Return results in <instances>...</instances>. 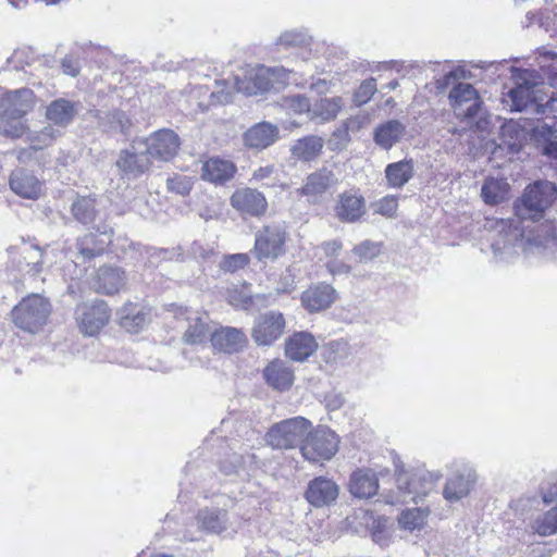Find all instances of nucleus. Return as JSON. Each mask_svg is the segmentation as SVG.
Wrapping results in <instances>:
<instances>
[{
  "label": "nucleus",
  "mask_w": 557,
  "mask_h": 557,
  "mask_svg": "<svg viewBox=\"0 0 557 557\" xmlns=\"http://www.w3.org/2000/svg\"><path fill=\"white\" fill-rule=\"evenodd\" d=\"M339 438L329 426L318 425L310 429L300 445L302 457L310 462L330 460L338 450Z\"/></svg>",
  "instance_id": "423d86ee"
},
{
  "label": "nucleus",
  "mask_w": 557,
  "mask_h": 557,
  "mask_svg": "<svg viewBox=\"0 0 557 557\" xmlns=\"http://www.w3.org/2000/svg\"><path fill=\"white\" fill-rule=\"evenodd\" d=\"M338 485L331 479L318 476L311 480L305 493V497L313 507H324L334 503L338 497Z\"/></svg>",
  "instance_id": "f3484780"
},
{
  "label": "nucleus",
  "mask_w": 557,
  "mask_h": 557,
  "mask_svg": "<svg viewBox=\"0 0 557 557\" xmlns=\"http://www.w3.org/2000/svg\"><path fill=\"white\" fill-rule=\"evenodd\" d=\"M274 172L273 165L260 166L258 170L253 172V178L257 181L265 180L271 176Z\"/></svg>",
  "instance_id": "774afa93"
},
{
  "label": "nucleus",
  "mask_w": 557,
  "mask_h": 557,
  "mask_svg": "<svg viewBox=\"0 0 557 557\" xmlns=\"http://www.w3.org/2000/svg\"><path fill=\"white\" fill-rule=\"evenodd\" d=\"M71 211L76 221L90 224L96 218V200L91 197H79L73 202Z\"/></svg>",
  "instance_id": "a19ab883"
},
{
  "label": "nucleus",
  "mask_w": 557,
  "mask_h": 557,
  "mask_svg": "<svg viewBox=\"0 0 557 557\" xmlns=\"http://www.w3.org/2000/svg\"><path fill=\"white\" fill-rule=\"evenodd\" d=\"M476 472L469 466H463L450 475L444 485L443 497L449 503H457L467 497L476 483Z\"/></svg>",
  "instance_id": "ddd939ff"
},
{
  "label": "nucleus",
  "mask_w": 557,
  "mask_h": 557,
  "mask_svg": "<svg viewBox=\"0 0 557 557\" xmlns=\"http://www.w3.org/2000/svg\"><path fill=\"white\" fill-rule=\"evenodd\" d=\"M398 208V200L395 196H385L382 199L373 203V210L375 213L384 215L386 218H393Z\"/></svg>",
  "instance_id": "5fc2aeb1"
},
{
  "label": "nucleus",
  "mask_w": 557,
  "mask_h": 557,
  "mask_svg": "<svg viewBox=\"0 0 557 557\" xmlns=\"http://www.w3.org/2000/svg\"><path fill=\"white\" fill-rule=\"evenodd\" d=\"M281 106L294 114L307 113L310 117L311 104L309 99L304 95L287 96L282 99Z\"/></svg>",
  "instance_id": "09e8293b"
},
{
  "label": "nucleus",
  "mask_w": 557,
  "mask_h": 557,
  "mask_svg": "<svg viewBox=\"0 0 557 557\" xmlns=\"http://www.w3.org/2000/svg\"><path fill=\"white\" fill-rule=\"evenodd\" d=\"M152 160L143 148L139 138L133 140L129 148L121 150L115 162L117 169L126 176L138 177L147 172Z\"/></svg>",
  "instance_id": "9d476101"
},
{
  "label": "nucleus",
  "mask_w": 557,
  "mask_h": 557,
  "mask_svg": "<svg viewBox=\"0 0 557 557\" xmlns=\"http://www.w3.org/2000/svg\"><path fill=\"white\" fill-rule=\"evenodd\" d=\"M185 320L187 329L184 333V341L189 345H200L207 343L210 338V320L206 313L185 309Z\"/></svg>",
  "instance_id": "aec40b11"
},
{
  "label": "nucleus",
  "mask_w": 557,
  "mask_h": 557,
  "mask_svg": "<svg viewBox=\"0 0 557 557\" xmlns=\"http://www.w3.org/2000/svg\"><path fill=\"white\" fill-rule=\"evenodd\" d=\"M511 78L515 87L504 95V102L511 111H523L535 108V98L541 91L542 75L535 70L512 67Z\"/></svg>",
  "instance_id": "7ed1b4c3"
},
{
  "label": "nucleus",
  "mask_w": 557,
  "mask_h": 557,
  "mask_svg": "<svg viewBox=\"0 0 557 557\" xmlns=\"http://www.w3.org/2000/svg\"><path fill=\"white\" fill-rule=\"evenodd\" d=\"M372 540L380 546H387L391 540V532L387 527V519L384 517L371 518Z\"/></svg>",
  "instance_id": "3c124183"
},
{
  "label": "nucleus",
  "mask_w": 557,
  "mask_h": 557,
  "mask_svg": "<svg viewBox=\"0 0 557 557\" xmlns=\"http://www.w3.org/2000/svg\"><path fill=\"white\" fill-rule=\"evenodd\" d=\"M104 238L100 240L96 239L94 234H88L78 240L77 247L78 252L84 259L92 258L97 255H100L104 251L107 245L111 243V236L106 232L102 233Z\"/></svg>",
  "instance_id": "ea45409f"
},
{
  "label": "nucleus",
  "mask_w": 557,
  "mask_h": 557,
  "mask_svg": "<svg viewBox=\"0 0 557 557\" xmlns=\"http://www.w3.org/2000/svg\"><path fill=\"white\" fill-rule=\"evenodd\" d=\"M326 268L332 275L348 274L350 267L344 261L332 258L326 262Z\"/></svg>",
  "instance_id": "0e129e2a"
},
{
  "label": "nucleus",
  "mask_w": 557,
  "mask_h": 557,
  "mask_svg": "<svg viewBox=\"0 0 557 557\" xmlns=\"http://www.w3.org/2000/svg\"><path fill=\"white\" fill-rule=\"evenodd\" d=\"M349 140V129L344 124L343 128H338L332 134L330 145H334L333 149H343L347 146Z\"/></svg>",
  "instance_id": "052dcab7"
},
{
  "label": "nucleus",
  "mask_w": 557,
  "mask_h": 557,
  "mask_svg": "<svg viewBox=\"0 0 557 557\" xmlns=\"http://www.w3.org/2000/svg\"><path fill=\"white\" fill-rule=\"evenodd\" d=\"M335 215L346 223L358 221L366 213V200L357 190H347L338 195Z\"/></svg>",
  "instance_id": "a211bd4d"
},
{
  "label": "nucleus",
  "mask_w": 557,
  "mask_h": 557,
  "mask_svg": "<svg viewBox=\"0 0 557 557\" xmlns=\"http://www.w3.org/2000/svg\"><path fill=\"white\" fill-rule=\"evenodd\" d=\"M376 92V82L374 78L366 79L354 95V101L357 106L367 103Z\"/></svg>",
  "instance_id": "6e6d98bb"
},
{
  "label": "nucleus",
  "mask_w": 557,
  "mask_h": 557,
  "mask_svg": "<svg viewBox=\"0 0 557 557\" xmlns=\"http://www.w3.org/2000/svg\"><path fill=\"white\" fill-rule=\"evenodd\" d=\"M557 199V187L548 181H536L525 187L515 202V218L500 219L490 225L496 233L491 244L494 256L510 261L521 250L557 259V236L550 224H536Z\"/></svg>",
  "instance_id": "f257e3e1"
},
{
  "label": "nucleus",
  "mask_w": 557,
  "mask_h": 557,
  "mask_svg": "<svg viewBox=\"0 0 557 557\" xmlns=\"http://www.w3.org/2000/svg\"><path fill=\"white\" fill-rule=\"evenodd\" d=\"M532 139L537 151L553 160H557V129L546 123L533 128Z\"/></svg>",
  "instance_id": "2f4dec72"
},
{
  "label": "nucleus",
  "mask_w": 557,
  "mask_h": 557,
  "mask_svg": "<svg viewBox=\"0 0 557 557\" xmlns=\"http://www.w3.org/2000/svg\"><path fill=\"white\" fill-rule=\"evenodd\" d=\"M309 37L301 30H287L281 34L277 39V45L283 47H300L307 45Z\"/></svg>",
  "instance_id": "603ef678"
},
{
  "label": "nucleus",
  "mask_w": 557,
  "mask_h": 557,
  "mask_svg": "<svg viewBox=\"0 0 557 557\" xmlns=\"http://www.w3.org/2000/svg\"><path fill=\"white\" fill-rule=\"evenodd\" d=\"M336 297L335 288L322 283L306 289L301 295V304L309 312H319L331 307Z\"/></svg>",
  "instance_id": "4be33fe9"
},
{
  "label": "nucleus",
  "mask_w": 557,
  "mask_h": 557,
  "mask_svg": "<svg viewBox=\"0 0 557 557\" xmlns=\"http://www.w3.org/2000/svg\"><path fill=\"white\" fill-rule=\"evenodd\" d=\"M35 106V95L28 88L9 91L0 98V116L24 117Z\"/></svg>",
  "instance_id": "dca6fc26"
},
{
  "label": "nucleus",
  "mask_w": 557,
  "mask_h": 557,
  "mask_svg": "<svg viewBox=\"0 0 557 557\" xmlns=\"http://www.w3.org/2000/svg\"><path fill=\"white\" fill-rule=\"evenodd\" d=\"M467 78V72L463 67H456L446 73L442 78L436 81V88L438 90H445L454 81Z\"/></svg>",
  "instance_id": "bf43d9fd"
},
{
  "label": "nucleus",
  "mask_w": 557,
  "mask_h": 557,
  "mask_svg": "<svg viewBox=\"0 0 557 557\" xmlns=\"http://www.w3.org/2000/svg\"><path fill=\"white\" fill-rule=\"evenodd\" d=\"M428 516V511L421 508H410L404 510L398 517L399 525L408 531L421 529Z\"/></svg>",
  "instance_id": "c03bdc74"
},
{
  "label": "nucleus",
  "mask_w": 557,
  "mask_h": 557,
  "mask_svg": "<svg viewBox=\"0 0 557 557\" xmlns=\"http://www.w3.org/2000/svg\"><path fill=\"white\" fill-rule=\"evenodd\" d=\"M50 310V304L44 297L34 294L14 307L13 321L21 330L36 333L46 324Z\"/></svg>",
  "instance_id": "39448f33"
},
{
  "label": "nucleus",
  "mask_w": 557,
  "mask_h": 557,
  "mask_svg": "<svg viewBox=\"0 0 557 557\" xmlns=\"http://www.w3.org/2000/svg\"><path fill=\"white\" fill-rule=\"evenodd\" d=\"M364 122H366V117L364 116H355V117L348 119L345 122V125L347 126L349 132H357L361 127H363Z\"/></svg>",
  "instance_id": "338daca9"
},
{
  "label": "nucleus",
  "mask_w": 557,
  "mask_h": 557,
  "mask_svg": "<svg viewBox=\"0 0 557 557\" xmlns=\"http://www.w3.org/2000/svg\"><path fill=\"white\" fill-rule=\"evenodd\" d=\"M249 256L247 253H234L225 256L220 263L223 271L235 272L245 268L249 263Z\"/></svg>",
  "instance_id": "864d4df0"
},
{
  "label": "nucleus",
  "mask_w": 557,
  "mask_h": 557,
  "mask_svg": "<svg viewBox=\"0 0 557 557\" xmlns=\"http://www.w3.org/2000/svg\"><path fill=\"white\" fill-rule=\"evenodd\" d=\"M545 85L542 82L541 91L535 98V108L533 113L545 116H556L557 114V97L545 92Z\"/></svg>",
  "instance_id": "a18cd8bd"
},
{
  "label": "nucleus",
  "mask_w": 557,
  "mask_h": 557,
  "mask_svg": "<svg viewBox=\"0 0 557 557\" xmlns=\"http://www.w3.org/2000/svg\"><path fill=\"white\" fill-rule=\"evenodd\" d=\"M317 347L318 344L310 333L299 332L286 342L285 352L292 360L304 361L315 351Z\"/></svg>",
  "instance_id": "7c9ffc66"
},
{
  "label": "nucleus",
  "mask_w": 557,
  "mask_h": 557,
  "mask_svg": "<svg viewBox=\"0 0 557 557\" xmlns=\"http://www.w3.org/2000/svg\"><path fill=\"white\" fill-rule=\"evenodd\" d=\"M120 324L129 333H137L148 323V313L136 304H126L119 312Z\"/></svg>",
  "instance_id": "72a5a7b5"
},
{
  "label": "nucleus",
  "mask_w": 557,
  "mask_h": 557,
  "mask_svg": "<svg viewBox=\"0 0 557 557\" xmlns=\"http://www.w3.org/2000/svg\"><path fill=\"white\" fill-rule=\"evenodd\" d=\"M405 132L406 126L403 123L389 120L375 127L373 139L379 147L388 150L403 138Z\"/></svg>",
  "instance_id": "473e14b6"
},
{
  "label": "nucleus",
  "mask_w": 557,
  "mask_h": 557,
  "mask_svg": "<svg viewBox=\"0 0 557 557\" xmlns=\"http://www.w3.org/2000/svg\"><path fill=\"white\" fill-rule=\"evenodd\" d=\"M10 188L22 198L38 199L42 194L44 183L33 173L15 170L10 176Z\"/></svg>",
  "instance_id": "5701e85b"
},
{
  "label": "nucleus",
  "mask_w": 557,
  "mask_h": 557,
  "mask_svg": "<svg viewBox=\"0 0 557 557\" xmlns=\"http://www.w3.org/2000/svg\"><path fill=\"white\" fill-rule=\"evenodd\" d=\"M270 72L273 89L284 88L290 83L298 84L296 79V72L293 70H287L283 66H273L270 67Z\"/></svg>",
  "instance_id": "8fccbe9b"
},
{
  "label": "nucleus",
  "mask_w": 557,
  "mask_h": 557,
  "mask_svg": "<svg viewBox=\"0 0 557 557\" xmlns=\"http://www.w3.org/2000/svg\"><path fill=\"white\" fill-rule=\"evenodd\" d=\"M169 190L174 191L178 195L185 196L189 194L193 182L191 178L185 175H174L169 177L166 181Z\"/></svg>",
  "instance_id": "13d9d810"
},
{
  "label": "nucleus",
  "mask_w": 557,
  "mask_h": 557,
  "mask_svg": "<svg viewBox=\"0 0 557 557\" xmlns=\"http://www.w3.org/2000/svg\"><path fill=\"white\" fill-rule=\"evenodd\" d=\"M349 492L358 498H370L377 493L379 479L376 473L368 468L355 470L349 480Z\"/></svg>",
  "instance_id": "bb28decb"
},
{
  "label": "nucleus",
  "mask_w": 557,
  "mask_h": 557,
  "mask_svg": "<svg viewBox=\"0 0 557 557\" xmlns=\"http://www.w3.org/2000/svg\"><path fill=\"white\" fill-rule=\"evenodd\" d=\"M75 313L81 331L89 336L99 333L110 319V310L103 300L82 304Z\"/></svg>",
  "instance_id": "1a4fd4ad"
},
{
  "label": "nucleus",
  "mask_w": 557,
  "mask_h": 557,
  "mask_svg": "<svg viewBox=\"0 0 557 557\" xmlns=\"http://www.w3.org/2000/svg\"><path fill=\"white\" fill-rule=\"evenodd\" d=\"M231 206L242 215L260 216L265 213L268 201L262 193L252 188H239L230 199Z\"/></svg>",
  "instance_id": "2eb2a0df"
},
{
  "label": "nucleus",
  "mask_w": 557,
  "mask_h": 557,
  "mask_svg": "<svg viewBox=\"0 0 557 557\" xmlns=\"http://www.w3.org/2000/svg\"><path fill=\"white\" fill-rule=\"evenodd\" d=\"M151 160L169 162L175 158L181 149L180 136L170 128H161L149 136L139 138Z\"/></svg>",
  "instance_id": "6e6552de"
},
{
  "label": "nucleus",
  "mask_w": 557,
  "mask_h": 557,
  "mask_svg": "<svg viewBox=\"0 0 557 557\" xmlns=\"http://www.w3.org/2000/svg\"><path fill=\"white\" fill-rule=\"evenodd\" d=\"M441 478L440 472L418 470L411 474L400 473L397 482L398 487L406 490L408 494H412L411 499L417 503V498L428 495Z\"/></svg>",
  "instance_id": "4468645a"
},
{
  "label": "nucleus",
  "mask_w": 557,
  "mask_h": 557,
  "mask_svg": "<svg viewBox=\"0 0 557 557\" xmlns=\"http://www.w3.org/2000/svg\"><path fill=\"white\" fill-rule=\"evenodd\" d=\"M278 127L268 122H260L248 128L244 141L248 148L262 150L278 139Z\"/></svg>",
  "instance_id": "393cba45"
},
{
  "label": "nucleus",
  "mask_w": 557,
  "mask_h": 557,
  "mask_svg": "<svg viewBox=\"0 0 557 557\" xmlns=\"http://www.w3.org/2000/svg\"><path fill=\"white\" fill-rule=\"evenodd\" d=\"M26 124L20 116H0V129L2 134L12 138H20L26 132Z\"/></svg>",
  "instance_id": "49530a36"
},
{
  "label": "nucleus",
  "mask_w": 557,
  "mask_h": 557,
  "mask_svg": "<svg viewBox=\"0 0 557 557\" xmlns=\"http://www.w3.org/2000/svg\"><path fill=\"white\" fill-rule=\"evenodd\" d=\"M77 114V103L65 98L51 101L45 111V117L54 128L69 126Z\"/></svg>",
  "instance_id": "b1692460"
},
{
  "label": "nucleus",
  "mask_w": 557,
  "mask_h": 557,
  "mask_svg": "<svg viewBox=\"0 0 557 557\" xmlns=\"http://www.w3.org/2000/svg\"><path fill=\"white\" fill-rule=\"evenodd\" d=\"M324 140L317 135L305 136L292 146L290 152L298 160L309 162L317 159L322 152Z\"/></svg>",
  "instance_id": "f704fd0d"
},
{
  "label": "nucleus",
  "mask_w": 557,
  "mask_h": 557,
  "mask_svg": "<svg viewBox=\"0 0 557 557\" xmlns=\"http://www.w3.org/2000/svg\"><path fill=\"white\" fill-rule=\"evenodd\" d=\"M336 184L337 177L335 174L331 170L322 168L309 174L298 191L307 197L309 201L317 202L323 194Z\"/></svg>",
  "instance_id": "6ab92c4d"
},
{
  "label": "nucleus",
  "mask_w": 557,
  "mask_h": 557,
  "mask_svg": "<svg viewBox=\"0 0 557 557\" xmlns=\"http://www.w3.org/2000/svg\"><path fill=\"white\" fill-rule=\"evenodd\" d=\"M221 89L212 92V98L219 103L232 101L233 94L242 92L247 96L263 94L273 89L270 67L257 65L245 70L244 77H233L228 81L216 82Z\"/></svg>",
  "instance_id": "f03ea898"
},
{
  "label": "nucleus",
  "mask_w": 557,
  "mask_h": 557,
  "mask_svg": "<svg viewBox=\"0 0 557 557\" xmlns=\"http://www.w3.org/2000/svg\"><path fill=\"white\" fill-rule=\"evenodd\" d=\"M343 248V244L339 239H333L329 242H324L321 245V249L324 255L332 259V257H336Z\"/></svg>",
  "instance_id": "69168bd1"
},
{
  "label": "nucleus",
  "mask_w": 557,
  "mask_h": 557,
  "mask_svg": "<svg viewBox=\"0 0 557 557\" xmlns=\"http://www.w3.org/2000/svg\"><path fill=\"white\" fill-rule=\"evenodd\" d=\"M125 284V272L117 267H101L94 280L96 292L106 295L119 293Z\"/></svg>",
  "instance_id": "a878e982"
},
{
  "label": "nucleus",
  "mask_w": 557,
  "mask_h": 557,
  "mask_svg": "<svg viewBox=\"0 0 557 557\" xmlns=\"http://www.w3.org/2000/svg\"><path fill=\"white\" fill-rule=\"evenodd\" d=\"M509 185L504 180L488 177L481 188V197L487 205H497L508 198Z\"/></svg>",
  "instance_id": "58836bf2"
},
{
  "label": "nucleus",
  "mask_w": 557,
  "mask_h": 557,
  "mask_svg": "<svg viewBox=\"0 0 557 557\" xmlns=\"http://www.w3.org/2000/svg\"><path fill=\"white\" fill-rule=\"evenodd\" d=\"M413 175V163L411 160H403L391 163L385 169V176L391 187L400 188L409 182Z\"/></svg>",
  "instance_id": "4c0bfd02"
},
{
  "label": "nucleus",
  "mask_w": 557,
  "mask_h": 557,
  "mask_svg": "<svg viewBox=\"0 0 557 557\" xmlns=\"http://www.w3.org/2000/svg\"><path fill=\"white\" fill-rule=\"evenodd\" d=\"M265 382L277 391H287L294 383V371L282 360L270 362L263 370Z\"/></svg>",
  "instance_id": "c756f323"
},
{
  "label": "nucleus",
  "mask_w": 557,
  "mask_h": 557,
  "mask_svg": "<svg viewBox=\"0 0 557 557\" xmlns=\"http://www.w3.org/2000/svg\"><path fill=\"white\" fill-rule=\"evenodd\" d=\"M352 252L360 261H368L374 259L380 253V246L371 240H364L356 245Z\"/></svg>",
  "instance_id": "4d7b16f0"
},
{
  "label": "nucleus",
  "mask_w": 557,
  "mask_h": 557,
  "mask_svg": "<svg viewBox=\"0 0 557 557\" xmlns=\"http://www.w3.org/2000/svg\"><path fill=\"white\" fill-rule=\"evenodd\" d=\"M210 342L213 349L225 354H234L246 346L247 337L240 330L225 326L214 332L211 331Z\"/></svg>",
  "instance_id": "412c9836"
},
{
  "label": "nucleus",
  "mask_w": 557,
  "mask_h": 557,
  "mask_svg": "<svg viewBox=\"0 0 557 557\" xmlns=\"http://www.w3.org/2000/svg\"><path fill=\"white\" fill-rule=\"evenodd\" d=\"M235 172L236 166L232 161L210 158L202 164L201 177L213 184H224L233 178Z\"/></svg>",
  "instance_id": "c85d7f7f"
},
{
  "label": "nucleus",
  "mask_w": 557,
  "mask_h": 557,
  "mask_svg": "<svg viewBox=\"0 0 557 557\" xmlns=\"http://www.w3.org/2000/svg\"><path fill=\"white\" fill-rule=\"evenodd\" d=\"M499 138L502 145L508 147L511 151H518L527 138V132L519 122L509 120L502 124Z\"/></svg>",
  "instance_id": "e433bc0d"
},
{
  "label": "nucleus",
  "mask_w": 557,
  "mask_h": 557,
  "mask_svg": "<svg viewBox=\"0 0 557 557\" xmlns=\"http://www.w3.org/2000/svg\"><path fill=\"white\" fill-rule=\"evenodd\" d=\"M449 101L455 114L461 119H473L482 109V101L474 87L459 83L449 92Z\"/></svg>",
  "instance_id": "9b49d317"
},
{
  "label": "nucleus",
  "mask_w": 557,
  "mask_h": 557,
  "mask_svg": "<svg viewBox=\"0 0 557 557\" xmlns=\"http://www.w3.org/2000/svg\"><path fill=\"white\" fill-rule=\"evenodd\" d=\"M342 97L323 98L311 107L310 120L320 122H330L336 119L344 107Z\"/></svg>",
  "instance_id": "c9c22d12"
},
{
  "label": "nucleus",
  "mask_w": 557,
  "mask_h": 557,
  "mask_svg": "<svg viewBox=\"0 0 557 557\" xmlns=\"http://www.w3.org/2000/svg\"><path fill=\"white\" fill-rule=\"evenodd\" d=\"M263 298H265L264 295H248L244 287L240 289L234 288L230 290L227 295L230 305L242 309H248Z\"/></svg>",
  "instance_id": "de8ad7c7"
},
{
  "label": "nucleus",
  "mask_w": 557,
  "mask_h": 557,
  "mask_svg": "<svg viewBox=\"0 0 557 557\" xmlns=\"http://www.w3.org/2000/svg\"><path fill=\"white\" fill-rule=\"evenodd\" d=\"M531 528L534 533L541 536H549L557 533V507H553L537 516L533 520Z\"/></svg>",
  "instance_id": "79ce46f5"
},
{
  "label": "nucleus",
  "mask_w": 557,
  "mask_h": 557,
  "mask_svg": "<svg viewBox=\"0 0 557 557\" xmlns=\"http://www.w3.org/2000/svg\"><path fill=\"white\" fill-rule=\"evenodd\" d=\"M311 425V421L304 417L283 420L269 430L265 436L267 443L277 449L300 448Z\"/></svg>",
  "instance_id": "20e7f679"
},
{
  "label": "nucleus",
  "mask_w": 557,
  "mask_h": 557,
  "mask_svg": "<svg viewBox=\"0 0 557 557\" xmlns=\"http://www.w3.org/2000/svg\"><path fill=\"white\" fill-rule=\"evenodd\" d=\"M232 460L230 463L223 462L221 463V471L225 474H231L237 472L243 465L246 462L245 458L238 454H232Z\"/></svg>",
  "instance_id": "e2e57ef3"
},
{
  "label": "nucleus",
  "mask_w": 557,
  "mask_h": 557,
  "mask_svg": "<svg viewBox=\"0 0 557 557\" xmlns=\"http://www.w3.org/2000/svg\"><path fill=\"white\" fill-rule=\"evenodd\" d=\"M111 117L112 128L125 134L131 126V120L128 116L122 111H115L111 114Z\"/></svg>",
  "instance_id": "680f3d73"
},
{
  "label": "nucleus",
  "mask_w": 557,
  "mask_h": 557,
  "mask_svg": "<svg viewBox=\"0 0 557 557\" xmlns=\"http://www.w3.org/2000/svg\"><path fill=\"white\" fill-rule=\"evenodd\" d=\"M284 327V315L278 311H270L256 319L251 336L257 345L269 346L281 337Z\"/></svg>",
  "instance_id": "f8f14e48"
},
{
  "label": "nucleus",
  "mask_w": 557,
  "mask_h": 557,
  "mask_svg": "<svg viewBox=\"0 0 557 557\" xmlns=\"http://www.w3.org/2000/svg\"><path fill=\"white\" fill-rule=\"evenodd\" d=\"M286 230L272 223L262 226L255 235L251 253L258 261L276 260L285 253Z\"/></svg>",
  "instance_id": "0eeeda50"
},
{
  "label": "nucleus",
  "mask_w": 557,
  "mask_h": 557,
  "mask_svg": "<svg viewBox=\"0 0 557 557\" xmlns=\"http://www.w3.org/2000/svg\"><path fill=\"white\" fill-rule=\"evenodd\" d=\"M196 519L199 529L209 533L222 534L228 530L236 532V529L228 522L227 512L223 509H202L198 512Z\"/></svg>",
  "instance_id": "cd10ccee"
},
{
  "label": "nucleus",
  "mask_w": 557,
  "mask_h": 557,
  "mask_svg": "<svg viewBox=\"0 0 557 557\" xmlns=\"http://www.w3.org/2000/svg\"><path fill=\"white\" fill-rule=\"evenodd\" d=\"M60 135L61 133L59 129L51 125H47L40 131L28 133L27 140L32 149L40 150L51 146Z\"/></svg>",
  "instance_id": "37998d69"
}]
</instances>
